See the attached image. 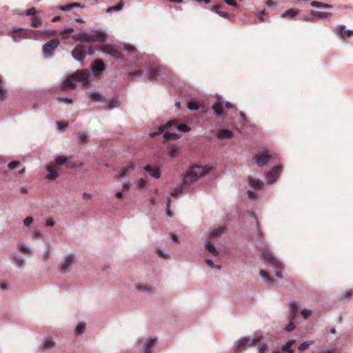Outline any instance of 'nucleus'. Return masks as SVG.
I'll use <instances>...</instances> for the list:
<instances>
[{
	"mask_svg": "<svg viewBox=\"0 0 353 353\" xmlns=\"http://www.w3.org/2000/svg\"><path fill=\"white\" fill-rule=\"evenodd\" d=\"M208 172L209 169L206 167L199 165L192 166L183 177V185L179 186L173 190L170 193V196L176 197L183 192L184 185H187L198 180L200 177L205 176Z\"/></svg>",
	"mask_w": 353,
	"mask_h": 353,
	"instance_id": "nucleus-1",
	"label": "nucleus"
},
{
	"mask_svg": "<svg viewBox=\"0 0 353 353\" xmlns=\"http://www.w3.org/2000/svg\"><path fill=\"white\" fill-rule=\"evenodd\" d=\"M90 76V74L88 70H77L73 74L67 77L61 85V89L63 90L74 89L76 87L75 83L77 81L82 82L84 85H88Z\"/></svg>",
	"mask_w": 353,
	"mask_h": 353,
	"instance_id": "nucleus-2",
	"label": "nucleus"
},
{
	"mask_svg": "<svg viewBox=\"0 0 353 353\" xmlns=\"http://www.w3.org/2000/svg\"><path fill=\"white\" fill-rule=\"evenodd\" d=\"M261 334H256L254 338L253 339L250 337H244L241 339L239 341L236 351L240 353L248 347L255 345L256 343L261 339Z\"/></svg>",
	"mask_w": 353,
	"mask_h": 353,
	"instance_id": "nucleus-3",
	"label": "nucleus"
},
{
	"mask_svg": "<svg viewBox=\"0 0 353 353\" xmlns=\"http://www.w3.org/2000/svg\"><path fill=\"white\" fill-rule=\"evenodd\" d=\"M46 34L49 36H54L56 34V31L54 30H48L45 32H28L26 30H15L13 31V34L12 35V39L14 41H18L20 40L22 34L24 35V37H28L27 34Z\"/></svg>",
	"mask_w": 353,
	"mask_h": 353,
	"instance_id": "nucleus-4",
	"label": "nucleus"
},
{
	"mask_svg": "<svg viewBox=\"0 0 353 353\" xmlns=\"http://www.w3.org/2000/svg\"><path fill=\"white\" fill-rule=\"evenodd\" d=\"M105 41V35L102 32H97L93 34L82 33V41L103 43Z\"/></svg>",
	"mask_w": 353,
	"mask_h": 353,
	"instance_id": "nucleus-5",
	"label": "nucleus"
},
{
	"mask_svg": "<svg viewBox=\"0 0 353 353\" xmlns=\"http://www.w3.org/2000/svg\"><path fill=\"white\" fill-rule=\"evenodd\" d=\"M298 314V306L296 302H292L290 305V323L286 326L285 330L288 332L292 331L295 328L294 321L296 319Z\"/></svg>",
	"mask_w": 353,
	"mask_h": 353,
	"instance_id": "nucleus-6",
	"label": "nucleus"
},
{
	"mask_svg": "<svg viewBox=\"0 0 353 353\" xmlns=\"http://www.w3.org/2000/svg\"><path fill=\"white\" fill-rule=\"evenodd\" d=\"M101 50L106 54H108L116 59H120L122 57L121 50L119 46L106 44L101 47Z\"/></svg>",
	"mask_w": 353,
	"mask_h": 353,
	"instance_id": "nucleus-7",
	"label": "nucleus"
},
{
	"mask_svg": "<svg viewBox=\"0 0 353 353\" xmlns=\"http://www.w3.org/2000/svg\"><path fill=\"white\" fill-rule=\"evenodd\" d=\"M59 41L58 39H52L45 43L43 46V54L46 56H51L54 50L58 47Z\"/></svg>",
	"mask_w": 353,
	"mask_h": 353,
	"instance_id": "nucleus-8",
	"label": "nucleus"
},
{
	"mask_svg": "<svg viewBox=\"0 0 353 353\" xmlns=\"http://www.w3.org/2000/svg\"><path fill=\"white\" fill-rule=\"evenodd\" d=\"M72 57L77 61H81L85 57V48L82 44L77 45L72 52Z\"/></svg>",
	"mask_w": 353,
	"mask_h": 353,
	"instance_id": "nucleus-9",
	"label": "nucleus"
},
{
	"mask_svg": "<svg viewBox=\"0 0 353 353\" xmlns=\"http://www.w3.org/2000/svg\"><path fill=\"white\" fill-rule=\"evenodd\" d=\"M271 157L272 156L269 154L268 151L263 152L259 154L255 155V163L259 166H263L267 164V163L270 161Z\"/></svg>",
	"mask_w": 353,
	"mask_h": 353,
	"instance_id": "nucleus-10",
	"label": "nucleus"
},
{
	"mask_svg": "<svg viewBox=\"0 0 353 353\" xmlns=\"http://www.w3.org/2000/svg\"><path fill=\"white\" fill-rule=\"evenodd\" d=\"M281 167L280 165L274 166L267 174L268 182L273 183L279 177Z\"/></svg>",
	"mask_w": 353,
	"mask_h": 353,
	"instance_id": "nucleus-11",
	"label": "nucleus"
},
{
	"mask_svg": "<svg viewBox=\"0 0 353 353\" xmlns=\"http://www.w3.org/2000/svg\"><path fill=\"white\" fill-rule=\"evenodd\" d=\"M46 170L48 172L46 179L49 180H54L59 176L58 168L55 164H49L46 167Z\"/></svg>",
	"mask_w": 353,
	"mask_h": 353,
	"instance_id": "nucleus-12",
	"label": "nucleus"
},
{
	"mask_svg": "<svg viewBox=\"0 0 353 353\" xmlns=\"http://www.w3.org/2000/svg\"><path fill=\"white\" fill-rule=\"evenodd\" d=\"M263 259L272 265L273 267H280L281 268V262H279L274 256L268 251H264L263 253Z\"/></svg>",
	"mask_w": 353,
	"mask_h": 353,
	"instance_id": "nucleus-13",
	"label": "nucleus"
},
{
	"mask_svg": "<svg viewBox=\"0 0 353 353\" xmlns=\"http://www.w3.org/2000/svg\"><path fill=\"white\" fill-rule=\"evenodd\" d=\"M337 34L342 39H345L353 36V30H346L343 25L339 26L336 29Z\"/></svg>",
	"mask_w": 353,
	"mask_h": 353,
	"instance_id": "nucleus-14",
	"label": "nucleus"
},
{
	"mask_svg": "<svg viewBox=\"0 0 353 353\" xmlns=\"http://www.w3.org/2000/svg\"><path fill=\"white\" fill-rule=\"evenodd\" d=\"M105 70V65L103 62L100 59L95 60L92 63V70L95 75H98L99 73Z\"/></svg>",
	"mask_w": 353,
	"mask_h": 353,
	"instance_id": "nucleus-15",
	"label": "nucleus"
},
{
	"mask_svg": "<svg viewBox=\"0 0 353 353\" xmlns=\"http://www.w3.org/2000/svg\"><path fill=\"white\" fill-rule=\"evenodd\" d=\"M74 259V256L73 254L68 255L63 263L60 265V270L61 272H65L68 271V268L72 265Z\"/></svg>",
	"mask_w": 353,
	"mask_h": 353,
	"instance_id": "nucleus-16",
	"label": "nucleus"
},
{
	"mask_svg": "<svg viewBox=\"0 0 353 353\" xmlns=\"http://www.w3.org/2000/svg\"><path fill=\"white\" fill-rule=\"evenodd\" d=\"M145 172H148L151 176L159 179L161 176V172L158 168H153L150 165H147L143 168Z\"/></svg>",
	"mask_w": 353,
	"mask_h": 353,
	"instance_id": "nucleus-17",
	"label": "nucleus"
},
{
	"mask_svg": "<svg viewBox=\"0 0 353 353\" xmlns=\"http://www.w3.org/2000/svg\"><path fill=\"white\" fill-rule=\"evenodd\" d=\"M135 166L133 162H130L127 166L122 168L118 172V177L123 178L128 174V173L134 170Z\"/></svg>",
	"mask_w": 353,
	"mask_h": 353,
	"instance_id": "nucleus-18",
	"label": "nucleus"
},
{
	"mask_svg": "<svg viewBox=\"0 0 353 353\" xmlns=\"http://www.w3.org/2000/svg\"><path fill=\"white\" fill-rule=\"evenodd\" d=\"M161 72V67L159 65L150 68V70H149V73H148V79L150 81L157 80V79L159 76Z\"/></svg>",
	"mask_w": 353,
	"mask_h": 353,
	"instance_id": "nucleus-19",
	"label": "nucleus"
},
{
	"mask_svg": "<svg viewBox=\"0 0 353 353\" xmlns=\"http://www.w3.org/2000/svg\"><path fill=\"white\" fill-rule=\"evenodd\" d=\"M295 343L294 340L288 341L285 345H283L281 347V352L274 351L272 353H294L293 350H292V346Z\"/></svg>",
	"mask_w": 353,
	"mask_h": 353,
	"instance_id": "nucleus-20",
	"label": "nucleus"
},
{
	"mask_svg": "<svg viewBox=\"0 0 353 353\" xmlns=\"http://www.w3.org/2000/svg\"><path fill=\"white\" fill-rule=\"evenodd\" d=\"M249 185L256 189L260 190L263 186V182L259 179H255L251 176L248 177Z\"/></svg>",
	"mask_w": 353,
	"mask_h": 353,
	"instance_id": "nucleus-21",
	"label": "nucleus"
},
{
	"mask_svg": "<svg viewBox=\"0 0 353 353\" xmlns=\"http://www.w3.org/2000/svg\"><path fill=\"white\" fill-rule=\"evenodd\" d=\"M225 231V227L220 226L211 232L209 235L210 239H216L219 237Z\"/></svg>",
	"mask_w": 353,
	"mask_h": 353,
	"instance_id": "nucleus-22",
	"label": "nucleus"
},
{
	"mask_svg": "<svg viewBox=\"0 0 353 353\" xmlns=\"http://www.w3.org/2000/svg\"><path fill=\"white\" fill-rule=\"evenodd\" d=\"M299 13V10L298 9L290 8L286 10L281 14L283 18H294Z\"/></svg>",
	"mask_w": 353,
	"mask_h": 353,
	"instance_id": "nucleus-23",
	"label": "nucleus"
},
{
	"mask_svg": "<svg viewBox=\"0 0 353 353\" xmlns=\"http://www.w3.org/2000/svg\"><path fill=\"white\" fill-rule=\"evenodd\" d=\"M222 7V5H215L212 7V10L216 12L219 16L225 19H229L231 17V14H230L228 12L221 11L220 8Z\"/></svg>",
	"mask_w": 353,
	"mask_h": 353,
	"instance_id": "nucleus-24",
	"label": "nucleus"
},
{
	"mask_svg": "<svg viewBox=\"0 0 353 353\" xmlns=\"http://www.w3.org/2000/svg\"><path fill=\"white\" fill-rule=\"evenodd\" d=\"M232 136V132L229 130H221L219 132L217 135L219 139L231 138Z\"/></svg>",
	"mask_w": 353,
	"mask_h": 353,
	"instance_id": "nucleus-25",
	"label": "nucleus"
},
{
	"mask_svg": "<svg viewBox=\"0 0 353 353\" xmlns=\"http://www.w3.org/2000/svg\"><path fill=\"white\" fill-rule=\"evenodd\" d=\"M312 14L315 17L319 18V19H325L328 18L332 16V14L331 12H315L312 11Z\"/></svg>",
	"mask_w": 353,
	"mask_h": 353,
	"instance_id": "nucleus-26",
	"label": "nucleus"
},
{
	"mask_svg": "<svg viewBox=\"0 0 353 353\" xmlns=\"http://www.w3.org/2000/svg\"><path fill=\"white\" fill-rule=\"evenodd\" d=\"M74 8H83V6H81L79 3H73L65 6H62L60 7V10L63 11H69Z\"/></svg>",
	"mask_w": 353,
	"mask_h": 353,
	"instance_id": "nucleus-27",
	"label": "nucleus"
},
{
	"mask_svg": "<svg viewBox=\"0 0 353 353\" xmlns=\"http://www.w3.org/2000/svg\"><path fill=\"white\" fill-rule=\"evenodd\" d=\"M260 275L265 280V281L270 284L273 285L274 284V279L270 276L268 272L261 270L260 271Z\"/></svg>",
	"mask_w": 353,
	"mask_h": 353,
	"instance_id": "nucleus-28",
	"label": "nucleus"
},
{
	"mask_svg": "<svg viewBox=\"0 0 353 353\" xmlns=\"http://www.w3.org/2000/svg\"><path fill=\"white\" fill-rule=\"evenodd\" d=\"M213 110L217 115H220L223 112V105L219 99L212 106Z\"/></svg>",
	"mask_w": 353,
	"mask_h": 353,
	"instance_id": "nucleus-29",
	"label": "nucleus"
},
{
	"mask_svg": "<svg viewBox=\"0 0 353 353\" xmlns=\"http://www.w3.org/2000/svg\"><path fill=\"white\" fill-rule=\"evenodd\" d=\"M6 94H7V91L4 88L3 79H2L1 77H0V100L1 101H3L6 99Z\"/></svg>",
	"mask_w": 353,
	"mask_h": 353,
	"instance_id": "nucleus-30",
	"label": "nucleus"
},
{
	"mask_svg": "<svg viewBox=\"0 0 353 353\" xmlns=\"http://www.w3.org/2000/svg\"><path fill=\"white\" fill-rule=\"evenodd\" d=\"M180 137H181V135L177 134L176 133H165L163 135V138L165 141H168L170 140L178 139Z\"/></svg>",
	"mask_w": 353,
	"mask_h": 353,
	"instance_id": "nucleus-31",
	"label": "nucleus"
},
{
	"mask_svg": "<svg viewBox=\"0 0 353 353\" xmlns=\"http://www.w3.org/2000/svg\"><path fill=\"white\" fill-rule=\"evenodd\" d=\"M205 248L209 252L212 254L214 256H216L218 254V252L216 250L215 247L210 241L206 242Z\"/></svg>",
	"mask_w": 353,
	"mask_h": 353,
	"instance_id": "nucleus-32",
	"label": "nucleus"
},
{
	"mask_svg": "<svg viewBox=\"0 0 353 353\" xmlns=\"http://www.w3.org/2000/svg\"><path fill=\"white\" fill-rule=\"evenodd\" d=\"M157 341V339H150L145 349V353H152V348L154 347Z\"/></svg>",
	"mask_w": 353,
	"mask_h": 353,
	"instance_id": "nucleus-33",
	"label": "nucleus"
},
{
	"mask_svg": "<svg viewBox=\"0 0 353 353\" xmlns=\"http://www.w3.org/2000/svg\"><path fill=\"white\" fill-rule=\"evenodd\" d=\"M311 6L315 8H330L332 6L327 3H324L321 2H319L316 1H314L311 3Z\"/></svg>",
	"mask_w": 353,
	"mask_h": 353,
	"instance_id": "nucleus-34",
	"label": "nucleus"
},
{
	"mask_svg": "<svg viewBox=\"0 0 353 353\" xmlns=\"http://www.w3.org/2000/svg\"><path fill=\"white\" fill-rule=\"evenodd\" d=\"M173 123L172 121L168 122L165 125H161L159 128V131L157 133H152L150 135L152 137H154L157 134L162 133L165 129L171 127Z\"/></svg>",
	"mask_w": 353,
	"mask_h": 353,
	"instance_id": "nucleus-35",
	"label": "nucleus"
},
{
	"mask_svg": "<svg viewBox=\"0 0 353 353\" xmlns=\"http://www.w3.org/2000/svg\"><path fill=\"white\" fill-rule=\"evenodd\" d=\"M42 345L44 350H49L54 346V342L52 339H47L45 340Z\"/></svg>",
	"mask_w": 353,
	"mask_h": 353,
	"instance_id": "nucleus-36",
	"label": "nucleus"
},
{
	"mask_svg": "<svg viewBox=\"0 0 353 353\" xmlns=\"http://www.w3.org/2000/svg\"><path fill=\"white\" fill-rule=\"evenodd\" d=\"M31 26L34 28H38L41 26V19L37 16H34L31 19Z\"/></svg>",
	"mask_w": 353,
	"mask_h": 353,
	"instance_id": "nucleus-37",
	"label": "nucleus"
},
{
	"mask_svg": "<svg viewBox=\"0 0 353 353\" xmlns=\"http://www.w3.org/2000/svg\"><path fill=\"white\" fill-rule=\"evenodd\" d=\"M123 7V3L120 1L117 5L114 6L110 7L107 9V12H112L113 11H119Z\"/></svg>",
	"mask_w": 353,
	"mask_h": 353,
	"instance_id": "nucleus-38",
	"label": "nucleus"
},
{
	"mask_svg": "<svg viewBox=\"0 0 353 353\" xmlns=\"http://www.w3.org/2000/svg\"><path fill=\"white\" fill-rule=\"evenodd\" d=\"M67 161H68V158L67 157H63V156H58L55 159L56 165H63L64 163H66Z\"/></svg>",
	"mask_w": 353,
	"mask_h": 353,
	"instance_id": "nucleus-39",
	"label": "nucleus"
},
{
	"mask_svg": "<svg viewBox=\"0 0 353 353\" xmlns=\"http://www.w3.org/2000/svg\"><path fill=\"white\" fill-rule=\"evenodd\" d=\"M119 105V101L117 99H113L111 101H109L108 105L107 106V108L112 109L116 107H118Z\"/></svg>",
	"mask_w": 353,
	"mask_h": 353,
	"instance_id": "nucleus-40",
	"label": "nucleus"
},
{
	"mask_svg": "<svg viewBox=\"0 0 353 353\" xmlns=\"http://www.w3.org/2000/svg\"><path fill=\"white\" fill-rule=\"evenodd\" d=\"M314 343V341H305L303 343H302L299 347V350L300 351H303V350H306L310 345H312Z\"/></svg>",
	"mask_w": 353,
	"mask_h": 353,
	"instance_id": "nucleus-41",
	"label": "nucleus"
},
{
	"mask_svg": "<svg viewBox=\"0 0 353 353\" xmlns=\"http://www.w3.org/2000/svg\"><path fill=\"white\" fill-rule=\"evenodd\" d=\"M90 97L94 101H100L103 100V97L97 92H92L90 94Z\"/></svg>",
	"mask_w": 353,
	"mask_h": 353,
	"instance_id": "nucleus-42",
	"label": "nucleus"
},
{
	"mask_svg": "<svg viewBox=\"0 0 353 353\" xmlns=\"http://www.w3.org/2000/svg\"><path fill=\"white\" fill-rule=\"evenodd\" d=\"M85 325L83 323H80L77 325L76 329H75V333L77 334H80L83 333L85 330Z\"/></svg>",
	"mask_w": 353,
	"mask_h": 353,
	"instance_id": "nucleus-43",
	"label": "nucleus"
},
{
	"mask_svg": "<svg viewBox=\"0 0 353 353\" xmlns=\"http://www.w3.org/2000/svg\"><path fill=\"white\" fill-rule=\"evenodd\" d=\"M74 32V29L72 28H70L68 29H65L61 32L60 34L62 36L63 39H68V34L70 33H72Z\"/></svg>",
	"mask_w": 353,
	"mask_h": 353,
	"instance_id": "nucleus-44",
	"label": "nucleus"
},
{
	"mask_svg": "<svg viewBox=\"0 0 353 353\" xmlns=\"http://www.w3.org/2000/svg\"><path fill=\"white\" fill-rule=\"evenodd\" d=\"M79 142L85 143L88 139V137L84 132L78 133Z\"/></svg>",
	"mask_w": 353,
	"mask_h": 353,
	"instance_id": "nucleus-45",
	"label": "nucleus"
},
{
	"mask_svg": "<svg viewBox=\"0 0 353 353\" xmlns=\"http://www.w3.org/2000/svg\"><path fill=\"white\" fill-rule=\"evenodd\" d=\"M176 128L183 132H188L190 130V128L189 126H188L186 124L182 123L177 125Z\"/></svg>",
	"mask_w": 353,
	"mask_h": 353,
	"instance_id": "nucleus-46",
	"label": "nucleus"
},
{
	"mask_svg": "<svg viewBox=\"0 0 353 353\" xmlns=\"http://www.w3.org/2000/svg\"><path fill=\"white\" fill-rule=\"evenodd\" d=\"M21 165L20 162L18 161H14L8 163V167L10 170H14Z\"/></svg>",
	"mask_w": 353,
	"mask_h": 353,
	"instance_id": "nucleus-47",
	"label": "nucleus"
},
{
	"mask_svg": "<svg viewBox=\"0 0 353 353\" xmlns=\"http://www.w3.org/2000/svg\"><path fill=\"white\" fill-rule=\"evenodd\" d=\"M188 108L192 110H198L199 106V104L195 101H190L188 103Z\"/></svg>",
	"mask_w": 353,
	"mask_h": 353,
	"instance_id": "nucleus-48",
	"label": "nucleus"
},
{
	"mask_svg": "<svg viewBox=\"0 0 353 353\" xmlns=\"http://www.w3.org/2000/svg\"><path fill=\"white\" fill-rule=\"evenodd\" d=\"M170 204H171V199L169 197V198H168V201H167L166 210H167L168 216H169L170 217H172L173 216V213L170 210Z\"/></svg>",
	"mask_w": 353,
	"mask_h": 353,
	"instance_id": "nucleus-49",
	"label": "nucleus"
},
{
	"mask_svg": "<svg viewBox=\"0 0 353 353\" xmlns=\"http://www.w3.org/2000/svg\"><path fill=\"white\" fill-rule=\"evenodd\" d=\"M179 151H178V148L175 146H172L170 149V151H169V155L171 157H174L177 155Z\"/></svg>",
	"mask_w": 353,
	"mask_h": 353,
	"instance_id": "nucleus-50",
	"label": "nucleus"
},
{
	"mask_svg": "<svg viewBox=\"0 0 353 353\" xmlns=\"http://www.w3.org/2000/svg\"><path fill=\"white\" fill-rule=\"evenodd\" d=\"M301 314L305 319H307L309 316L312 314V311L305 309L301 311Z\"/></svg>",
	"mask_w": 353,
	"mask_h": 353,
	"instance_id": "nucleus-51",
	"label": "nucleus"
},
{
	"mask_svg": "<svg viewBox=\"0 0 353 353\" xmlns=\"http://www.w3.org/2000/svg\"><path fill=\"white\" fill-rule=\"evenodd\" d=\"M143 72L141 69H137L134 71H131L129 73L130 77H140L142 74Z\"/></svg>",
	"mask_w": 353,
	"mask_h": 353,
	"instance_id": "nucleus-52",
	"label": "nucleus"
},
{
	"mask_svg": "<svg viewBox=\"0 0 353 353\" xmlns=\"http://www.w3.org/2000/svg\"><path fill=\"white\" fill-rule=\"evenodd\" d=\"M19 250L22 253H23L25 254H31L30 250L28 248H27L26 246H25L24 245H20Z\"/></svg>",
	"mask_w": 353,
	"mask_h": 353,
	"instance_id": "nucleus-53",
	"label": "nucleus"
},
{
	"mask_svg": "<svg viewBox=\"0 0 353 353\" xmlns=\"http://www.w3.org/2000/svg\"><path fill=\"white\" fill-rule=\"evenodd\" d=\"M276 268V276L279 278V279H281L283 277V275H282V269H283V265L282 263H281V268L279 267H274Z\"/></svg>",
	"mask_w": 353,
	"mask_h": 353,
	"instance_id": "nucleus-54",
	"label": "nucleus"
},
{
	"mask_svg": "<svg viewBox=\"0 0 353 353\" xmlns=\"http://www.w3.org/2000/svg\"><path fill=\"white\" fill-rule=\"evenodd\" d=\"M37 13V10L34 8H31L26 10V14L28 16H35V14Z\"/></svg>",
	"mask_w": 353,
	"mask_h": 353,
	"instance_id": "nucleus-55",
	"label": "nucleus"
},
{
	"mask_svg": "<svg viewBox=\"0 0 353 353\" xmlns=\"http://www.w3.org/2000/svg\"><path fill=\"white\" fill-rule=\"evenodd\" d=\"M32 222L33 219L31 216L26 217L23 221V223L26 226H29Z\"/></svg>",
	"mask_w": 353,
	"mask_h": 353,
	"instance_id": "nucleus-56",
	"label": "nucleus"
},
{
	"mask_svg": "<svg viewBox=\"0 0 353 353\" xmlns=\"http://www.w3.org/2000/svg\"><path fill=\"white\" fill-rule=\"evenodd\" d=\"M72 38L76 41H82V33L74 34Z\"/></svg>",
	"mask_w": 353,
	"mask_h": 353,
	"instance_id": "nucleus-57",
	"label": "nucleus"
},
{
	"mask_svg": "<svg viewBox=\"0 0 353 353\" xmlns=\"http://www.w3.org/2000/svg\"><path fill=\"white\" fill-rule=\"evenodd\" d=\"M268 347L265 344H261L259 345V353H265L267 351Z\"/></svg>",
	"mask_w": 353,
	"mask_h": 353,
	"instance_id": "nucleus-58",
	"label": "nucleus"
},
{
	"mask_svg": "<svg viewBox=\"0 0 353 353\" xmlns=\"http://www.w3.org/2000/svg\"><path fill=\"white\" fill-rule=\"evenodd\" d=\"M145 183H146V182H145V181L143 179H140L139 182H138V185H137L138 188H144L145 185Z\"/></svg>",
	"mask_w": 353,
	"mask_h": 353,
	"instance_id": "nucleus-59",
	"label": "nucleus"
},
{
	"mask_svg": "<svg viewBox=\"0 0 353 353\" xmlns=\"http://www.w3.org/2000/svg\"><path fill=\"white\" fill-rule=\"evenodd\" d=\"M206 263L210 266L211 268H216L217 269H219L220 268V266L219 265H217V266H215L214 264V262L211 260V259H207L206 260Z\"/></svg>",
	"mask_w": 353,
	"mask_h": 353,
	"instance_id": "nucleus-60",
	"label": "nucleus"
},
{
	"mask_svg": "<svg viewBox=\"0 0 353 353\" xmlns=\"http://www.w3.org/2000/svg\"><path fill=\"white\" fill-rule=\"evenodd\" d=\"M57 125H58V128L60 129V130H64L66 126H67V124L65 123H63V122H61V121H58L57 122Z\"/></svg>",
	"mask_w": 353,
	"mask_h": 353,
	"instance_id": "nucleus-61",
	"label": "nucleus"
},
{
	"mask_svg": "<svg viewBox=\"0 0 353 353\" xmlns=\"http://www.w3.org/2000/svg\"><path fill=\"white\" fill-rule=\"evenodd\" d=\"M248 195L250 199H255L256 197V193L251 190L248 191Z\"/></svg>",
	"mask_w": 353,
	"mask_h": 353,
	"instance_id": "nucleus-62",
	"label": "nucleus"
},
{
	"mask_svg": "<svg viewBox=\"0 0 353 353\" xmlns=\"http://www.w3.org/2000/svg\"><path fill=\"white\" fill-rule=\"evenodd\" d=\"M224 1L228 5H230L232 6H236V5H237L235 0H224Z\"/></svg>",
	"mask_w": 353,
	"mask_h": 353,
	"instance_id": "nucleus-63",
	"label": "nucleus"
},
{
	"mask_svg": "<svg viewBox=\"0 0 353 353\" xmlns=\"http://www.w3.org/2000/svg\"><path fill=\"white\" fill-rule=\"evenodd\" d=\"M46 225L47 226L52 227L54 225V221L52 219H49L46 221Z\"/></svg>",
	"mask_w": 353,
	"mask_h": 353,
	"instance_id": "nucleus-64",
	"label": "nucleus"
}]
</instances>
